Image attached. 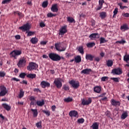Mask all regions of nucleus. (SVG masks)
Wrapping results in <instances>:
<instances>
[{
    "mask_svg": "<svg viewBox=\"0 0 129 129\" xmlns=\"http://www.w3.org/2000/svg\"><path fill=\"white\" fill-rule=\"evenodd\" d=\"M36 126L38 127V128H42V122L39 121L36 123Z\"/></svg>",
    "mask_w": 129,
    "mask_h": 129,
    "instance_id": "ea45409f",
    "label": "nucleus"
},
{
    "mask_svg": "<svg viewBox=\"0 0 129 129\" xmlns=\"http://www.w3.org/2000/svg\"><path fill=\"white\" fill-rule=\"evenodd\" d=\"M92 102V99L91 98H88V100L85 99H83L82 100V105H89Z\"/></svg>",
    "mask_w": 129,
    "mask_h": 129,
    "instance_id": "6e6552de",
    "label": "nucleus"
},
{
    "mask_svg": "<svg viewBox=\"0 0 129 129\" xmlns=\"http://www.w3.org/2000/svg\"><path fill=\"white\" fill-rule=\"evenodd\" d=\"M51 109H52V111H55V110L56 109V106H55V105L52 106Z\"/></svg>",
    "mask_w": 129,
    "mask_h": 129,
    "instance_id": "69168bd1",
    "label": "nucleus"
},
{
    "mask_svg": "<svg viewBox=\"0 0 129 129\" xmlns=\"http://www.w3.org/2000/svg\"><path fill=\"white\" fill-rule=\"evenodd\" d=\"M117 13H118V9L117 8H116L113 11V18H114L115 16H116V15H117Z\"/></svg>",
    "mask_w": 129,
    "mask_h": 129,
    "instance_id": "a19ab883",
    "label": "nucleus"
},
{
    "mask_svg": "<svg viewBox=\"0 0 129 129\" xmlns=\"http://www.w3.org/2000/svg\"><path fill=\"white\" fill-rule=\"evenodd\" d=\"M12 0H4L2 2V4L3 5H6V4H8V3H10Z\"/></svg>",
    "mask_w": 129,
    "mask_h": 129,
    "instance_id": "5fc2aeb1",
    "label": "nucleus"
},
{
    "mask_svg": "<svg viewBox=\"0 0 129 129\" xmlns=\"http://www.w3.org/2000/svg\"><path fill=\"white\" fill-rule=\"evenodd\" d=\"M89 38H90L91 40L98 39V38H99V34H98V33H92L89 35Z\"/></svg>",
    "mask_w": 129,
    "mask_h": 129,
    "instance_id": "dca6fc26",
    "label": "nucleus"
},
{
    "mask_svg": "<svg viewBox=\"0 0 129 129\" xmlns=\"http://www.w3.org/2000/svg\"><path fill=\"white\" fill-rule=\"evenodd\" d=\"M62 89H64L66 91L69 90V86L68 85L64 84L62 86Z\"/></svg>",
    "mask_w": 129,
    "mask_h": 129,
    "instance_id": "4c0bfd02",
    "label": "nucleus"
},
{
    "mask_svg": "<svg viewBox=\"0 0 129 129\" xmlns=\"http://www.w3.org/2000/svg\"><path fill=\"white\" fill-rule=\"evenodd\" d=\"M86 46L88 48H93L95 46V43L94 42H89L87 43Z\"/></svg>",
    "mask_w": 129,
    "mask_h": 129,
    "instance_id": "c756f323",
    "label": "nucleus"
},
{
    "mask_svg": "<svg viewBox=\"0 0 129 129\" xmlns=\"http://www.w3.org/2000/svg\"><path fill=\"white\" fill-rule=\"evenodd\" d=\"M119 7H120V9L121 10H124V9H127V6H122L120 5H119Z\"/></svg>",
    "mask_w": 129,
    "mask_h": 129,
    "instance_id": "bf43d9fd",
    "label": "nucleus"
},
{
    "mask_svg": "<svg viewBox=\"0 0 129 129\" xmlns=\"http://www.w3.org/2000/svg\"><path fill=\"white\" fill-rule=\"evenodd\" d=\"M116 44H117V43H119V44H125V43H126V41L123 39H122L121 41H116Z\"/></svg>",
    "mask_w": 129,
    "mask_h": 129,
    "instance_id": "8fccbe9b",
    "label": "nucleus"
},
{
    "mask_svg": "<svg viewBox=\"0 0 129 129\" xmlns=\"http://www.w3.org/2000/svg\"><path fill=\"white\" fill-rule=\"evenodd\" d=\"M67 33V25H64V26L61 27L59 29V32L58 35H61V36L66 34Z\"/></svg>",
    "mask_w": 129,
    "mask_h": 129,
    "instance_id": "9d476101",
    "label": "nucleus"
},
{
    "mask_svg": "<svg viewBox=\"0 0 129 129\" xmlns=\"http://www.w3.org/2000/svg\"><path fill=\"white\" fill-rule=\"evenodd\" d=\"M15 39H16V40H20V39H21V36L19 35L15 36Z\"/></svg>",
    "mask_w": 129,
    "mask_h": 129,
    "instance_id": "e2e57ef3",
    "label": "nucleus"
},
{
    "mask_svg": "<svg viewBox=\"0 0 129 129\" xmlns=\"http://www.w3.org/2000/svg\"><path fill=\"white\" fill-rule=\"evenodd\" d=\"M8 92L7 88L4 86H1V91L0 92V96H5L6 94H7Z\"/></svg>",
    "mask_w": 129,
    "mask_h": 129,
    "instance_id": "1a4fd4ad",
    "label": "nucleus"
},
{
    "mask_svg": "<svg viewBox=\"0 0 129 129\" xmlns=\"http://www.w3.org/2000/svg\"><path fill=\"white\" fill-rule=\"evenodd\" d=\"M40 85L42 88H46V87H50V83L46 81H42L40 83Z\"/></svg>",
    "mask_w": 129,
    "mask_h": 129,
    "instance_id": "4468645a",
    "label": "nucleus"
},
{
    "mask_svg": "<svg viewBox=\"0 0 129 129\" xmlns=\"http://www.w3.org/2000/svg\"><path fill=\"white\" fill-rule=\"evenodd\" d=\"M92 129H98L99 127V123L94 122L92 125L91 126Z\"/></svg>",
    "mask_w": 129,
    "mask_h": 129,
    "instance_id": "5701e85b",
    "label": "nucleus"
},
{
    "mask_svg": "<svg viewBox=\"0 0 129 129\" xmlns=\"http://www.w3.org/2000/svg\"><path fill=\"white\" fill-rule=\"evenodd\" d=\"M48 56L50 60L55 62H58L61 60V56L56 53H50L48 54Z\"/></svg>",
    "mask_w": 129,
    "mask_h": 129,
    "instance_id": "f257e3e1",
    "label": "nucleus"
},
{
    "mask_svg": "<svg viewBox=\"0 0 129 129\" xmlns=\"http://www.w3.org/2000/svg\"><path fill=\"white\" fill-rule=\"evenodd\" d=\"M19 29L23 32H26V31H30V29H31V25H30L29 23H27L23 25V26L20 27Z\"/></svg>",
    "mask_w": 129,
    "mask_h": 129,
    "instance_id": "0eeeda50",
    "label": "nucleus"
},
{
    "mask_svg": "<svg viewBox=\"0 0 129 129\" xmlns=\"http://www.w3.org/2000/svg\"><path fill=\"white\" fill-rule=\"evenodd\" d=\"M122 16H123V17H125V18H129V13H123L122 14Z\"/></svg>",
    "mask_w": 129,
    "mask_h": 129,
    "instance_id": "6e6d98bb",
    "label": "nucleus"
},
{
    "mask_svg": "<svg viewBox=\"0 0 129 129\" xmlns=\"http://www.w3.org/2000/svg\"><path fill=\"white\" fill-rule=\"evenodd\" d=\"M78 51L79 52H80L81 54H82V55H83V54H84V49L83 48V46H79L78 48Z\"/></svg>",
    "mask_w": 129,
    "mask_h": 129,
    "instance_id": "2f4dec72",
    "label": "nucleus"
},
{
    "mask_svg": "<svg viewBox=\"0 0 129 129\" xmlns=\"http://www.w3.org/2000/svg\"><path fill=\"white\" fill-rule=\"evenodd\" d=\"M54 84H55L56 87H57L58 89L62 87V82L59 80V79H56L53 82Z\"/></svg>",
    "mask_w": 129,
    "mask_h": 129,
    "instance_id": "9b49d317",
    "label": "nucleus"
},
{
    "mask_svg": "<svg viewBox=\"0 0 129 129\" xmlns=\"http://www.w3.org/2000/svg\"><path fill=\"white\" fill-rule=\"evenodd\" d=\"M47 44V41H42L40 42V44L41 45H46Z\"/></svg>",
    "mask_w": 129,
    "mask_h": 129,
    "instance_id": "680f3d73",
    "label": "nucleus"
},
{
    "mask_svg": "<svg viewBox=\"0 0 129 129\" xmlns=\"http://www.w3.org/2000/svg\"><path fill=\"white\" fill-rule=\"evenodd\" d=\"M69 115L71 117H77L78 116V112L75 110H72L69 112Z\"/></svg>",
    "mask_w": 129,
    "mask_h": 129,
    "instance_id": "f8f14e48",
    "label": "nucleus"
},
{
    "mask_svg": "<svg viewBox=\"0 0 129 129\" xmlns=\"http://www.w3.org/2000/svg\"><path fill=\"white\" fill-rule=\"evenodd\" d=\"M105 115L107 116V117H110V111H107L105 112Z\"/></svg>",
    "mask_w": 129,
    "mask_h": 129,
    "instance_id": "4d7b16f0",
    "label": "nucleus"
},
{
    "mask_svg": "<svg viewBox=\"0 0 129 129\" xmlns=\"http://www.w3.org/2000/svg\"><path fill=\"white\" fill-rule=\"evenodd\" d=\"M36 74H30L27 75V77L28 78H31V79H34V78H36Z\"/></svg>",
    "mask_w": 129,
    "mask_h": 129,
    "instance_id": "72a5a7b5",
    "label": "nucleus"
},
{
    "mask_svg": "<svg viewBox=\"0 0 129 129\" xmlns=\"http://www.w3.org/2000/svg\"><path fill=\"white\" fill-rule=\"evenodd\" d=\"M42 112H43V113H45L46 115H47V116H50V111H48V110L46 111L45 110H43Z\"/></svg>",
    "mask_w": 129,
    "mask_h": 129,
    "instance_id": "c03bdc74",
    "label": "nucleus"
},
{
    "mask_svg": "<svg viewBox=\"0 0 129 129\" xmlns=\"http://www.w3.org/2000/svg\"><path fill=\"white\" fill-rule=\"evenodd\" d=\"M27 75L26 73H22L20 74L19 75V77H20V78H22L24 79V78H25V77H26V76Z\"/></svg>",
    "mask_w": 129,
    "mask_h": 129,
    "instance_id": "37998d69",
    "label": "nucleus"
},
{
    "mask_svg": "<svg viewBox=\"0 0 129 129\" xmlns=\"http://www.w3.org/2000/svg\"><path fill=\"white\" fill-rule=\"evenodd\" d=\"M94 91L96 93H100L101 92V87L96 86L94 88Z\"/></svg>",
    "mask_w": 129,
    "mask_h": 129,
    "instance_id": "4be33fe9",
    "label": "nucleus"
},
{
    "mask_svg": "<svg viewBox=\"0 0 129 129\" xmlns=\"http://www.w3.org/2000/svg\"><path fill=\"white\" fill-rule=\"evenodd\" d=\"M56 16H57V14L52 13H48L47 15V18H53V17H56Z\"/></svg>",
    "mask_w": 129,
    "mask_h": 129,
    "instance_id": "c9c22d12",
    "label": "nucleus"
},
{
    "mask_svg": "<svg viewBox=\"0 0 129 129\" xmlns=\"http://www.w3.org/2000/svg\"><path fill=\"white\" fill-rule=\"evenodd\" d=\"M90 72H92L91 69H86L81 71V74H87V75H88L90 74Z\"/></svg>",
    "mask_w": 129,
    "mask_h": 129,
    "instance_id": "f3484780",
    "label": "nucleus"
},
{
    "mask_svg": "<svg viewBox=\"0 0 129 129\" xmlns=\"http://www.w3.org/2000/svg\"><path fill=\"white\" fill-rule=\"evenodd\" d=\"M69 84L71 85L72 87L74 88V89H77L79 88V86H80V84L79 82L76 81L74 80H72L69 82Z\"/></svg>",
    "mask_w": 129,
    "mask_h": 129,
    "instance_id": "20e7f679",
    "label": "nucleus"
},
{
    "mask_svg": "<svg viewBox=\"0 0 129 129\" xmlns=\"http://www.w3.org/2000/svg\"><path fill=\"white\" fill-rule=\"evenodd\" d=\"M111 103L113 106H120V102L116 101L113 99L111 100Z\"/></svg>",
    "mask_w": 129,
    "mask_h": 129,
    "instance_id": "2eb2a0df",
    "label": "nucleus"
},
{
    "mask_svg": "<svg viewBox=\"0 0 129 129\" xmlns=\"http://www.w3.org/2000/svg\"><path fill=\"white\" fill-rule=\"evenodd\" d=\"M51 11L53 13H57L58 12V5L57 4L52 5L51 8Z\"/></svg>",
    "mask_w": 129,
    "mask_h": 129,
    "instance_id": "ddd939ff",
    "label": "nucleus"
},
{
    "mask_svg": "<svg viewBox=\"0 0 129 129\" xmlns=\"http://www.w3.org/2000/svg\"><path fill=\"white\" fill-rule=\"evenodd\" d=\"M42 8H47L48 7V1H45L42 3Z\"/></svg>",
    "mask_w": 129,
    "mask_h": 129,
    "instance_id": "79ce46f5",
    "label": "nucleus"
},
{
    "mask_svg": "<svg viewBox=\"0 0 129 129\" xmlns=\"http://www.w3.org/2000/svg\"><path fill=\"white\" fill-rule=\"evenodd\" d=\"M10 55L11 57H13L16 59L17 56L22 55V50H14L10 53Z\"/></svg>",
    "mask_w": 129,
    "mask_h": 129,
    "instance_id": "39448f33",
    "label": "nucleus"
},
{
    "mask_svg": "<svg viewBox=\"0 0 129 129\" xmlns=\"http://www.w3.org/2000/svg\"><path fill=\"white\" fill-rule=\"evenodd\" d=\"M95 61H96L97 62H99V61H100V58L98 57H95Z\"/></svg>",
    "mask_w": 129,
    "mask_h": 129,
    "instance_id": "338daca9",
    "label": "nucleus"
},
{
    "mask_svg": "<svg viewBox=\"0 0 129 129\" xmlns=\"http://www.w3.org/2000/svg\"><path fill=\"white\" fill-rule=\"evenodd\" d=\"M120 30H121V31H126L127 30H129V28L127 25H123V26L120 27Z\"/></svg>",
    "mask_w": 129,
    "mask_h": 129,
    "instance_id": "7c9ffc66",
    "label": "nucleus"
},
{
    "mask_svg": "<svg viewBox=\"0 0 129 129\" xmlns=\"http://www.w3.org/2000/svg\"><path fill=\"white\" fill-rule=\"evenodd\" d=\"M27 33H28L27 36H34V35L35 34V32L32 31H29Z\"/></svg>",
    "mask_w": 129,
    "mask_h": 129,
    "instance_id": "de8ad7c7",
    "label": "nucleus"
},
{
    "mask_svg": "<svg viewBox=\"0 0 129 129\" xmlns=\"http://www.w3.org/2000/svg\"><path fill=\"white\" fill-rule=\"evenodd\" d=\"M111 80H113L114 82H119L118 78H110Z\"/></svg>",
    "mask_w": 129,
    "mask_h": 129,
    "instance_id": "49530a36",
    "label": "nucleus"
},
{
    "mask_svg": "<svg viewBox=\"0 0 129 129\" xmlns=\"http://www.w3.org/2000/svg\"><path fill=\"white\" fill-rule=\"evenodd\" d=\"M30 100L31 101H35V100H36V99H35V98L33 96H31L30 97Z\"/></svg>",
    "mask_w": 129,
    "mask_h": 129,
    "instance_id": "774afa93",
    "label": "nucleus"
},
{
    "mask_svg": "<svg viewBox=\"0 0 129 129\" xmlns=\"http://www.w3.org/2000/svg\"><path fill=\"white\" fill-rule=\"evenodd\" d=\"M71 55H70V53H68V52H67L66 53V58H70V57L71 56Z\"/></svg>",
    "mask_w": 129,
    "mask_h": 129,
    "instance_id": "0e129e2a",
    "label": "nucleus"
},
{
    "mask_svg": "<svg viewBox=\"0 0 129 129\" xmlns=\"http://www.w3.org/2000/svg\"><path fill=\"white\" fill-rule=\"evenodd\" d=\"M38 67V64H36V62H30L29 63L28 66L27 67V70H28V71L37 70Z\"/></svg>",
    "mask_w": 129,
    "mask_h": 129,
    "instance_id": "f03ea898",
    "label": "nucleus"
},
{
    "mask_svg": "<svg viewBox=\"0 0 129 129\" xmlns=\"http://www.w3.org/2000/svg\"><path fill=\"white\" fill-rule=\"evenodd\" d=\"M106 65L108 67H111L113 65V61L111 59H109L106 61Z\"/></svg>",
    "mask_w": 129,
    "mask_h": 129,
    "instance_id": "bb28decb",
    "label": "nucleus"
},
{
    "mask_svg": "<svg viewBox=\"0 0 129 129\" xmlns=\"http://www.w3.org/2000/svg\"><path fill=\"white\" fill-rule=\"evenodd\" d=\"M26 64H27V60H26V58L24 57L20 58L17 63V66L19 68H23L26 66Z\"/></svg>",
    "mask_w": 129,
    "mask_h": 129,
    "instance_id": "7ed1b4c3",
    "label": "nucleus"
},
{
    "mask_svg": "<svg viewBox=\"0 0 129 129\" xmlns=\"http://www.w3.org/2000/svg\"><path fill=\"white\" fill-rule=\"evenodd\" d=\"M45 104V101L44 100H37L35 102V105H36L37 106H43Z\"/></svg>",
    "mask_w": 129,
    "mask_h": 129,
    "instance_id": "6ab92c4d",
    "label": "nucleus"
},
{
    "mask_svg": "<svg viewBox=\"0 0 129 129\" xmlns=\"http://www.w3.org/2000/svg\"><path fill=\"white\" fill-rule=\"evenodd\" d=\"M31 110L32 111L33 117H37L38 116V110L37 109H31Z\"/></svg>",
    "mask_w": 129,
    "mask_h": 129,
    "instance_id": "b1692460",
    "label": "nucleus"
},
{
    "mask_svg": "<svg viewBox=\"0 0 129 129\" xmlns=\"http://www.w3.org/2000/svg\"><path fill=\"white\" fill-rule=\"evenodd\" d=\"M38 41H39V39H38V38L36 37L32 38L30 40V42L31 43H32V44H37Z\"/></svg>",
    "mask_w": 129,
    "mask_h": 129,
    "instance_id": "393cba45",
    "label": "nucleus"
},
{
    "mask_svg": "<svg viewBox=\"0 0 129 129\" xmlns=\"http://www.w3.org/2000/svg\"><path fill=\"white\" fill-rule=\"evenodd\" d=\"M75 62H76V63H80V62H81V56L77 55L76 57H75Z\"/></svg>",
    "mask_w": 129,
    "mask_h": 129,
    "instance_id": "cd10ccee",
    "label": "nucleus"
},
{
    "mask_svg": "<svg viewBox=\"0 0 129 129\" xmlns=\"http://www.w3.org/2000/svg\"><path fill=\"white\" fill-rule=\"evenodd\" d=\"M2 106L4 109H6V110H7V111H10L12 108V107H11V106L9 105L7 103L2 104Z\"/></svg>",
    "mask_w": 129,
    "mask_h": 129,
    "instance_id": "a211bd4d",
    "label": "nucleus"
},
{
    "mask_svg": "<svg viewBox=\"0 0 129 129\" xmlns=\"http://www.w3.org/2000/svg\"><path fill=\"white\" fill-rule=\"evenodd\" d=\"M12 80H13L14 81H17V82L20 81V79H17V78H13Z\"/></svg>",
    "mask_w": 129,
    "mask_h": 129,
    "instance_id": "052dcab7",
    "label": "nucleus"
},
{
    "mask_svg": "<svg viewBox=\"0 0 129 129\" xmlns=\"http://www.w3.org/2000/svg\"><path fill=\"white\" fill-rule=\"evenodd\" d=\"M127 112L125 111L122 114L121 116V118L122 119H125L126 118L127 116H128Z\"/></svg>",
    "mask_w": 129,
    "mask_h": 129,
    "instance_id": "473e14b6",
    "label": "nucleus"
},
{
    "mask_svg": "<svg viewBox=\"0 0 129 129\" xmlns=\"http://www.w3.org/2000/svg\"><path fill=\"white\" fill-rule=\"evenodd\" d=\"M103 4H104V0H99V6H101L102 7L103 6Z\"/></svg>",
    "mask_w": 129,
    "mask_h": 129,
    "instance_id": "603ef678",
    "label": "nucleus"
},
{
    "mask_svg": "<svg viewBox=\"0 0 129 129\" xmlns=\"http://www.w3.org/2000/svg\"><path fill=\"white\" fill-rule=\"evenodd\" d=\"M84 119L83 118H82L78 120V122L79 123H83V122H84Z\"/></svg>",
    "mask_w": 129,
    "mask_h": 129,
    "instance_id": "09e8293b",
    "label": "nucleus"
},
{
    "mask_svg": "<svg viewBox=\"0 0 129 129\" xmlns=\"http://www.w3.org/2000/svg\"><path fill=\"white\" fill-rule=\"evenodd\" d=\"M93 58H94V55H92L91 54H87L86 55V60H89L90 61H93Z\"/></svg>",
    "mask_w": 129,
    "mask_h": 129,
    "instance_id": "aec40b11",
    "label": "nucleus"
},
{
    "mask_svg": "<svg viewBox=\"0 0 129 129\" xmlns=\"http://www.w3.org/2000/svg\"><path fill=\"white\" fill-rule=\"evenodd\" d=\"M72 101H73V99L72 98L68 97L64 99V102H71Z\"/></svg>",
    "mask_w": 129,
    "mask_h": 129,
    "instance_id": "e433bc0d",
    "label": "nucleus"
},
{
    "mask_svg": "<svg viewBox=\"0 0 129 129\" xmlns=\"http://www.w3.org/2000/svg\"><path fill=\"white\" fill-rule=\"evenodd\" d=\"M107 14L105 12H102L100 13V17L102 20H103V19H105L106 18Z\"/></svg>",
    "mask_w": 129,
    "mask_h": 129,
    "instance_id": "a878e982",
    "label": "nucleus"
},
{
    "mask_svg": "<svg viewBox=\"0 0 129 129\" xmlns=\"http://www.w3.org/2000/svg\"><path fill=\"white\" fill-rule=\"evenodd\" d=\"M6 76V73L5 72H0V77H5Z\"/></svg>",
    "mask_w": 129,
    "mask_h": 129,
    "instance_id": "864d4df0",
    "label": "nucleus"
},
{
    "mask_svg": "<svg viewBox=\"0 0 129 129\" xmlns=\"http://www.w3.org/2000/svg\"><path fill=\"white\" fill-rule=\"evenodd\" d=\"M55 49L56 50H57V51H59L60 50V43H55Z\"/></svg>",
    "mask_w": 129,
    "mask_h": 129,
    "instance_id": "a18cd8bd",
    "label": "nucleus"
},
{
    "mask_svg": "<svg viewBox=\"0 0 129 129\" xmlns=\"http://www.w3.org/2000/svg\"><path fill=\"white\" fill-rule=\"evenodd\" d=\"M67 19L68 23H70V24H75V23H76V21H75V19H74V18H73V17H68L67 18Z\"/></svg>",
    "mask_w": 129,
    "mask_h": 129,
    "instance_id": "412c9836",
    "label": "nucleus"
},
{
    "mask_svg": "<svg viewBox=\"0 0 129 129\" xmlns=\"http://www.w3.org/2000/svg\"><path fill=\"white\" fill-rule=\"evenodd\" d=\"M46 25L45 24V23L44 22H41L40 23V27L41 28H44V27H45Z\"/></svg>",
    "mask_w": 129,
    "mask_h": 129,
    "instance_id": "13d9d810",
    "label": "nucleus"
},
{
    "mask_svg": "<svg viewBox=\"0 0 129 129\" xmlns=\"http://www.w3.org/2000/svg\"><path fill=\"white\" fill-rule=\"evenodd\" d=\"M24 94H25V92L23 91V89H20V93L18 95V98H22V97H24Z\"/></svg>",
    "mask_w": 129,
    "mask_h": 129,
    "instance_id": "c85d7f7f",
    "label": "nucleus"
},
{
    "mask_svg": "<svg viewBox=\"0 0 129 129\" xmlns=\"http://www.w3.org/2000/svg\"><path fill=\"white\" fill-rule=\"evenodd\" d=\"M111 74L113 75H121L122 74V70L120 68H117L112 70Z\"/></svg>",
    "mask_w": 129,
    "mask_h": 129,
    "instance_id": "423d86ee",
    "label": "nucleus"
},
{
    "mask_svg": "<svg viewBox=\"0 0 129 129\" xmlns=\"http://www.w3.org/2000/svg\"><path fill=\"white\" fill-rule=\"evenodd\" d=\"M123 60L125 61V62H126V63H129V55H125L124 56Z\"/></svg>",
    "mask_w": 129,
    "mask_h": 129,
    "instance_id": "58836bf2",
    "label": "nucleus"
},
{
    "mask_svg": "<svg viewBox=\"0 0 129 129\" xmlns=\"http://www.w3.org/2000/svg\"><path fill=\"white\" fill-rule=\"evenodd\" d=\"M101 81H106L108 80V77H103L101 78Z\"/></svg>",
    "mask_w": 129,
    "mask_h": 129,
    "instance_id": "3c124183",
    "label": "nucleus"
},
{
    "mask_svg": "<svg viewBox=\"0 0 129 129\" xmlns=\"http://www.w3.org/2000/svg\"><path fill=\"white\" fill-rule=\"evenodd\" d=\"M106 42H107V40H106L104 37H101L100 38V44H103Z\"/></svg>",
    "mask_w": 129,
    "mask_h": 129,
    "instance_id": "f704fd0d",
    "label": "nucleus"
}]
</instances>
